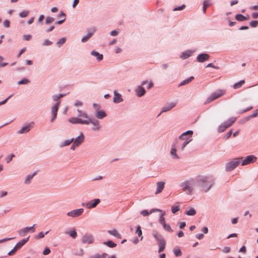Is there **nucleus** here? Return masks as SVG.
Returning <instances> with one entry per match:
<instances>
[{"label":"nucleus","mask_w":258,"mask_h":258,"mask_svg":"<svg viewBox=\"0 0 258 258\" xmlns=\"http://www.w3.org/2000/svg\"><path fill=\"white\" fill-rule=\"evenodd\" d=\"M197 180L198 182V185L204 192H207L214 183V180L210 176H199L197 177Z\"/></svg>","instance_id":"1"},{"label":"nucleus","mask_w":258,"mask_h":258,"mask_svg":"<svg viewBox=\"0 0 258 258\" xmlns=\"http://www.w3.org/2000/svg\"><path fill=\"white\" fill-rule=\"evenodd\" d=\"M195 180L194 179H191L183 182L181 183L180 185L183 191L186 192L188 195H191L192 192Z\"/></svg>","instance_id":"2"},{"label":"nucleus","mask_w":258,"mask_h":258,"mask_svg":"<svg viewBox=\"0 0 258 258\" xmlns=\"http://www.w3.org/2000/svg\"><path fill=\"white\" fill-rule=\"evenodd\" d=\"M241 160L242 158H238L228 162L226 165V170L228 171L233 170L239 165Z\"/></svg>","instance_id":"3"},{"label":"nucleus","mask_w":258,"mask_h":258,"mask_svg":"<svg viewBox=\"0 0 258 258\" xmlns=\"http://www.w3.org/2000/svg\"><path fill=\"white\" fill-rule=\"evenodd\" d=\"M225 92L223 90H219L216 92L213 93L207 99L205 102L206 104L209 103L211 101L220 97L224 95Z\"/></svg>","instance_id":"4"},{"label":"nucleus","mask_w":258,"mask_h":258,"mask_svg":"<svg viewBox=\"0 0 258 258\" xmlns=\"http://www.w3.org/2000/svg\"><path fill=\"white\" fill-rule=\"evenodd\" d=\"M257 160V157L254 155H249L246 156L244 159L241 160V165L245 166L250 163H254Z\"/></svg>","instance_id":"5"},{"label":"nucleus","mask_w":258,"mask_h":258,"mask_svg":"<svg viewBox=\"0 0 258 258\" xmlns=\"http://www.w3.org/2000/svg\"><path fill=\"white\" fill-rule=\"evenodd\" d=\"M100 202V200L99 199H97L88 203L82 204V205L87 209H91L96 207Z\"/></svg>","instance_id":"6"},{"label":"nucleus","mask_w":258,"mask_h":258,"mask_svg":"<svg viewBox=\"0 0 258 258\" xmlns=\"http://www.w3.org/2000/svg\"><path fill=\"white\" fill-rule=\"evenodd\" d=\"M84 212V209L82 208L76 209L70 211L67 213V215L71 217H78L81 215Z\"/></svg>","instance_id":"7"},{"label":"nucleus","mask_w":258,"mask_h":258,"mask_svg":"<svg viewBox=\"0 0 258 258\" xmlns=\"http://www.w3.org/2000/svg\"><path fill=\"white\" fill-rule=\"evenodd\" d=\"M68 121L72 124H88V122L86 121V119H82L79 117H71L68 119Z\"/></svg>","instance_id":"8"},{"label":"nucleus","mask_w":258,"mask_h":258,"mask_svg":"<svg viewBox=\"0 0 258 258\" xmlns=\"http://www.w3.org/2000/svg\"><path fill=\"white\" fill-rule=\"evenodd\" d=\"M34 226L35 225H33L31 227H27L22 229L18 231V233L22 236H24L26 234L30 231H31L32 233H33L35 232Z\"/></svg>","instance_id":"9"},{"label":"nucleus","mask_w":258,"mask_h":258,"mask_svg":"<svg viewBox=\"0 0 258 258\" xmlns=\"http://www.w3.org/2000/svg\"><path fill=\"white\" fill-rule=\"evenodd\" d=\"M86 121L88 122V124L89 123H92L94 127H93L92 130L94 131H99L100 128V126L99 125V122L96 119H92L91 118H88V119H86Z\"/></svg>","instance_id":"10"},{"label":"nucleus","mask_w":258,"mask_h":258,"mask_svg":"<svg viewBox=\"0 0 258 258\" xmlns=\"http://www.w3.org/2000/svg\"><path fill=\"white\" fill-rule=\"evenodd\" d=\"M60 104V102L58 101L52 107L51 109V112L53 114V116L50 120L51 122H53L55 119L56 118L57 111L58 110V107Z\"/></svg>","instance_id":"11"},{"label":"nucleus","mask_w":258,"mask_h":258,"mask_svg":"<svg viewBox=\"0 0 258 258\" xmlns=\"http://www.w3.org/2000/svg\"><path fill=\"white\" fill-rule=\"evenodd\" d=\"M82 241L84 243L91 244L94 242V238L92 235H85L83 237Z\"/></svg>","instance_id":"12"},{"label":"nucleus","mask_w":258,"mask_h":258,"mask_svg":"<svg viewBox=\"0 0 258 258\" xmlns=\"http://www.w3.org/2000/svg\"><path fill=\"white\" fill-rule=\"evenodd\" d=\"M33 123L32 122L29 124L28 125L23 126L22 128L18 131V134H22L28 133L30 130V129L33 127Z\"/></svg>","instance_id":"13"},{"label":"nucleus","mask_w":258,"mask_h":258,"mask_svg":"<svg viewBox=\"0 0 258 258\" xmlns=\"http://www.w3.org/2000/svg\"><path fill=\"white\" fill-rule=\"evenodd\" d=\"M209 58L210 56L209 54L207 53H202L199 54L197 56V60L200 62H203L206 60H207Z\"/></svg>","instance_id":"14"},{"label":"nucleus","mask_w":258,"mask_h":258,"mask_svg":"<svg viewBox=\"0 0 258 258\" xmlns=\"http://www.w3.org/2000/svg\"><path fill=\"white\" fill-rule=\"evenodd\" d=\"M165 184V183L163 181H159L157 183V187L155 194L157 195L162 192L164 187Z\"/></svg>","instance_id":"15"},{"label":"nucleus","mask_w":258,"mask_h":258,"mask_svg":"<svg viewBox=\"0 0 258 258\" xmlns=\"http://www.w3.org/2000/svg\"><path fill=\"white\" fill-rule=\"evenodd\" d=\"M193 134L192 131H188L185 133H183L179 137V140L181 141H184L185 139L187 138H189L187 137V135L191 136Z\"/></svg>","instance_id":"16"},{"label":"nucleus","mask_w":258,"mask_h":258,"mask_svg":"<svg viewBox=\"0 0 258 258\" xmlns=\"http://www.w3.org/2000/svg\"><path fill=\"white\" fill-rule=\"evenodd\" d=\"M84 140V136L83 133H81L80 136L78 137L74 141L76 144H77L78 146H80Z\"/></svg>","instance_id":"17"},{"label":"nucleus","mask_w":258,"mask_h":258,"mask_svg":"<svg viewBox=\"0 0 258 258\" xmlns=\"http://www.w3.org/2000/svg\"><path fill=\"white\" fill-rule=\"evenodd\" d=\"M176 105V103L174 102H171L168 104H167L166 106H164L162 108V110L161 112L160 113V114L164 112L168 111L170 110H171L172 108H173Z\"/></svg>","instance_id":"18"},{"label":"nucleus","mask_w":258,"mask_h":258,"mask_svg":"<svg viewBox=\"0 0 258 258\" xmlns=\"http://www.w3.org/2000/svg\"><path fill=\"white\" fill-rule=\"evenodd\" d=\"M114 95L113 101L115 103H119L122 101L121 95L118 93L116 91H114Z\"/></svg>","instance_id":"19"},{"label":"nucleus","mask_w":258,"mask_h":258,"mask_svg":"<svg viewBox=\"0 0 258 258\" xmlns=\"http://www.w3.org/2000/svg\"><path fill=\"white\" fill-rule=\"evenodd\" d=\"M145 93L146 91L143 87L141 86L138 87L137 89V95L138 97H142L145 94Z\"/></svg>","instance_id":"20"},{"label":"nucleus","mask_w":258,"mask_h":258,"mask_svg":"<svg viewBox=\"0 0 258 258\" xmlns=\"http://www.w3.org/2000/svg\"><path fill=\"white\" fill-rule=\"evenodd\" d=\"M106 113L102 110L97 111L95 115L96 117L98 119H102L106 117Z\"/></svg>","instance_id":"21"},{"label":"nucleus","mask_w":258,"mask_h":258,"mask_svg":"<svg viewBox=\"0 0 258 258\" xmlns=\"http://www.w3.org/2000/svg\"><path fill=\"white\" fill-rule=\"evenodd\" d=\"M107 232L118 238L120 239L121 238V235L118 232V231L116 229H112L111 230H108Z\"/></svg>","instance_id":"22"},{"label":"nucleus","mask_w":258,"mask_h":258,"mask_svg":"<svg viewBox=\"0 0 258 258\" xmlns=\"http://www.w3.org/2000/svg\"><path fill=\"white\" fill-rule=\"evenodd\" d=\"M158 243L159 246V252L160 253L163 251L165 247V241L164 239L160 240Z\"/></svg>","instance_id":"23"},{"label":"nucleus","mask_w":258,"mask_h":258,"mask_svg":"<svg viewBox=\"0 0 258 258\" xmlns=\"http://www.w3.org/2000/svg\"><path fill=\"white\" fill-rule=\"evenodd\" d=\"M152 235L157 240V242H159L160 240L164 239L162 236L159 234L157 231L153 230L152 232Z\"/></svg>","instance_id":"24"},{"label":"nucleus","mask_w":258,"mask_h":258,"mask_svg":"<svg viewBox=\"0 0 258 258\" xmlns=\"http://www.w3.org/2000/svg\"><path fill=\"white\" fill-rule=\"evenodd\" d=\"M29 240V237L26 239H23L18 243L16 244V246L19 248H21Z\"/></svg>","instance_id":"25"},{"label":"nucleus","mask_w":258,"mask_h":258,"mask_svg":"<svg viewBox=\"0 0 258 258\" xmlns=\"http://www.w3.org/2000/svg\"><path fill=\"white\" fill-rule=\"evenodd\" d=\"M77 111L79 113V117H82L85 118L86 119H88V118H90L89 117L88 114L86 112L80 110L79 109H78Z\"/></svg>","instance_id":"26"},{"label":"nucleus","mask_w":258,"mask_h":258,"mask_svg":"<svg viewBox=\"0 0 258 258\" xmlns=\"http://www.w3.org/2000/svg\"><path fill=\"white\" fill-rule=\"evenodd\" d=\"M77 111L79 113V117H82L85 118L86 119H88V118H90L89 117L88 114L86 112L80 110L79 109H78Z\"/></svg>","instance_id":"27"},{"label":"nucleus","mask_w":258,"mask_h":258,"mask_svg":"<svg viewBox=\"0 0 258 258\" xmlns=\"http://www.w3.org/2000/svg\"><path fill=\"white\" fill-rule=\"evenodd\" d=\"M77 111L79 113V117H82L85 118L86 119H88V118H90L89 117L88 114L86 112L80 110L79 109H78Z\"/></svg>","instance_id":"28"},{"label":"nucleus","mask_w":258,"mask_h":258,"mask_svg":"<svg viewBox=\"0 0 258 258\" xmlns=\"http://www.w3.org/2000/svg\"><path fill=\"white\" fill-rule=\"evenodd\" d=\"M235 19L239 21H243L249 19V17H246L241 14H237L235 16Z\"/></svg>","instance_id":"29"},{"label":"nucleus","mask_w":258,"mask_h":258,"mask_svg":"<svg viewBox=\"0 0 258 258\" xmlns=\"http://www.w3.org/2000/svg\"><path fill=\"white\" fill-rule=\"evenodd\" d=\"M196 214V210L192 208H190L188 209H187L185 211V214L188 216H194Z\"/></svg>","instance_id":"30"},{"label":"nucleus","mask_w":258,"mask_h":258,"mask_svg":"<svg viewBox=\"0 0 258 258\" xmlns=\"http://www.w3.org/2000/svg\"><path fill=\"white\" fill-rule=\"evenodd\" d=\"M91 53L92 55L96 56L99 61L103 59V55L99 54L98 52L92 51Z\"/></svg>","instance_id":"31"},{"label":"nucleus","mask_w":258,"mask_h":258,"mask_svg":"<svg viewBox=\"0 0 258 258\" xmlns=\"http://www.w3.org/2000/svg\"><path fill=\"white\" fill-rule=\"evenodd\" d=\"M194 79V77L191 76L189 77V78L184 80L182 81L179 84V86H181L186 84H188L189 82H190L193 79Z\"/></svg>","instance_id":"32"},{"label":"nucleus","mask_w":258,"mask_h":258,"mask_svg":"<svg viewBox=\"0 0 258 258\" xmlns=\"http://www.w3.org/2000/svg\"><path fill=\"white\" fill-rule=\"evenodd\" d=\"M228 127L226 125V123L225 122L221 124L220 125H219L218 127V132L219 133L223 132L226 128H227Z\"/></svg>","instance_id":"33"},{"label":"nucleus","mask_w":258,"mask_h":258,"mask_svg":"<svg viewBox=\"0 0 258 258\" xmlns=\"http://www.w3.org/2000/svg\"><path fill=\"white\" fill-rule=\"evenodd\" d=\"M235 120H236V118L233 117L230 118L229 119H228L227 121H226V122H224L225 123H226V125L229 127V126H230L231 125H232V124L235 121Z\"/></svg>","instance_id":"34"},{"label":"nucleus","mask_w":258,"mask_h":258,"mask_svg":"<svg viewBox=\"0 0 258 258\" xmlns=\"http://www.w3.org/2000/svg\"><path fill=\"white\" fill-rule=\"evenodd\" d=\"M176 149L175 147H173L171 150L170 153L171 155L173 156V158L178 159L179 157L176 153Z\"/></svg>","instance_id":"35"},{"label":"nucleus","mask_w":258,"mask_h":258,"mask_svg":"<svg viewBox=\"0 0 258 258\" xmlns=\"http://www.w3.org/2000/svg\"><path fill=\"white\" fill-rule=\"evenodd\" d=\"M191 54L192 52L190 51L183 52L181 55V57L183 59H185L189 57Z\"/></svg>","instance_id":"36"},{"label":"nucleus","mask_w":258,"mask_h":258,"mask_svg":"<svg viewBox=\"0 0 258 258\" xmlns=\"http://www.w3.org/2000/svg\"><path fill=\"white\" fill-rule=\"evenodd\" d=\"M245 83V81L244 80H241L240 82L235 83L234 86L233 88L235 89H238L240 88Z\"/></svg>","instance_id":"37"},{"label":"nucleus","mask_w":258,"mask_h":258,"mask_svg":"<svg viewBox=\"0 0 258 258\" xmlns=\"http://www.w3.org/2000/svg\"><path fill=\"white\" fill-rule=\"evenodd\" d=\"M191 141L190 138H187L185 139L184 141H183V143L181 144V149L182 150H183L186 146Z\"/></svg>","instance_id":"38"},{"label":"nucleus","mask_w":258,"mask_h":258,"mask_svg":"<svg viewBox=\"0 0 258 258\" xmlns=\"http://www.w3.org/2000/svg\"><path fill=\"white\" fill-rule=\"evenodd\" d=\"M136 233L138 234L139 237H141V240H142L143 238V236H142V231L140 226H137Z\"/></svg>","instance_id":"39"},{"label":"nucleus","mask_w":258,"mask_h":258,"mask_svg":"<svg viewBox=\"0 0 258 258\" xmlns=\"http://www.w3.org/2000/svg\"><path fill=\"white\" fill-rule=\"evenodd\" d=\"M36 175V173H33L32 175H29L27 176L26 180L25 181V183L26 184H29L30 183L31 180L33 178V177Z\"/></svg>","instance_id":"40"},{"label":"nucleus","mask_w":258,"mask_h":258,"mask_svg":"<svg viewBox=\"0 0 258 258\" xmlns=\"http://www.w3.org/2000/svg\"><path fill=\"white\" fill-rule=\"evenodd\" d=\"M93 32H90V33H89L87 36L84 37L82 39V42H86L87 41H88V40L92 36L93 34Z\"/></svg>","instance_id":"41"},{"label":"nucleus","mask_w":258,"mask_h":258,"mask_svg":"<svg viewBox=\"0 0 258 258\" xmlns=\"http://www.w3.org/2000/svg\"><path fill=\"white\" fill-rule=\"evenodd\" d=\"M68 234H69V235L73 238H76V237L77 236V232L75 229L68 232Z\"/></svg>","instance_id":"42"},{"label":"nucleus","mask_w":258,"mask_h":258,"mask_svg":"<svg viewBox=\"0 0 258 258\" xmlns=\"http://www.w3.org/2000/svg\"><path fill=\"white\" fill-rule=\"evenodd\" d=\"M163 227L165 230L169 232H172L173 231V230L169 225L165 224V225H163Z\"/></svg>","instance_id":"43"},{"label":"nucleus","mask_w":258,"mask_h":258,"mask_svg":"<svg viewBox=\"0 0 258 258\" xmlns=\"http://www.w3.org/2000/svg\"><path fill=\"white\" fill-rule=\"evenodd\" d=\"M48 233V231L45 232V233H43L42 232H40L38 233L37 235L36 236V238L38 239L40 238H42L44 237L45 235H46Z\"/></svg>","instance_id":"44"},{"label":"nucleus","mask_w":258,"mask_h":258,"mask_svg":"<svg viewBox=\"0 0 258 258\" xmlns=\"http://www.w3.org/2000/svg\"><path fill=\"white\" fill-rule=\"evenodd\" d=\"M104 243L110 247H114L116 246V244L113 243L111 241H108L107 242H104Z\"/></svg>","instance_id":"45"},{"label":"nucleus","mask_w":258,"mask_h":258,"mask_svg":"<svg viewBox=\"0 0 258 258\" xmlns=\"http://www.w3.org/2000/svg\"><path fill=\"white\" fill-rule=\"evenodd\" d=\"M106 255H107L106 253H103L102 255L97 254H95V255L91 256L90 258H105Z\"/></svg>","instance_id":"46"},{"label":"nucleus","mask_w":258,"mask_h":258,"mask_svg":"<svg viewBox=\"0 0 258 258\" xmlns=\"http://www.w3.org/2000/svg\"><path fill=\"white\" fill-rule=\"evenodd\" d=\"M179 206H173L171 207L172 212L173 214H175L177 212L179 211Z\"/></svg>","instance_id":"47"},{"label":"nucleus","mask_w":258,"mask_h":258,"mask_svg":"<svg viewBox=\"0 0 258 258\" xmlns=\"http://www.w3.org/2000/svg\"><path fill=\"white\" fill-rule=\"evenodd\" d=\"M66 42V38H62L60 39L56 43L58 47H60L61 45L64 44Z\"/></svg>","instance_id":"48"},{"label":"nucleus","mask_w":258,"mask_h":258,"mask_svg":"<svg viewBox=\"0 0 258 258\" xmlns=\"http://www.w3.org/2000/svg\"><path fill=\"white\" fill-rule=\"evenodd\" d=\"M74 141V139H72L71 140H66L62 145V146H66L70 145Z\"/></svg>","instance_id":"49"},{"label":"nucleus","mask_w":258,"mask_h":258,"mask_svg":"<svg viewBox=\"0 0 258 258\" xmlns=\"http://www.w3.org/2000/svg\"><path fill=\"white\" fill-rule=\"evenodd\" d=\"M173 252H174V254L176 256H181L182 254V252L179 249H174L173 250Z\"/></svg>","instance_id":"50"},{"label":"nucleus","mask_w":258,"mask_h":258,"mask_svg":"<svg viewBox=\"0 0 258 258\" xmlns=\"http://www.w3.org/2000/svg\"><path fill=\"white\" fill-rule=\"evenodd\" d=\"M156 211H157V212H161L162 213V214L161 215L160 217H164V216L165 215V212L164 211H162V210H160V209H153L150 212V213H152V212H156Z\"/></svg>","instance_id":"51"},{"label":"nucleus","mask_w":258,"mask_h":258,"mask_svg":"<svg viewBox=\"0 0 258 258\" xmlns=\"http://www.w3.org/2000/svg\"><path fill=\"white\" fill-rule=\"evenodd\" d=\"M28 14H29V12L28 11H23V12H21L19 14V16L21 18H25V17H27L28 15Z\"/></svg>","instance_id":"52"},{"label":"nucleus","mask_w":258,"mask_h":258,"mask_svg":"<svg viewBox=\"0 0 258 258\" xmlns=\"http://www.w3.org/2000/svg\"><path fill=\"white\" fill-rule=\"evenodd\" d=\"M54 21V19L52 17H47L46 19V23L49 24L52 23Z\"/></svg>","instance_id":"53"},{"label":"nucleus","mask_w":258,"mask_h":258,"mask_svg":"<svg viewBox=\"0 0 258 258\" xmlns=\"http://www.w3.org/2000/svg\"><path fill=\"white\" fill-rule=\"evenodd\" d=\"M19 248L15 245V246L14 247L13 249H12L8 253L9 255H14L16 251L18 250Z\"/></svg>","instance_id":"54"},{"label":"nucleus","mask_w":258,"mask_h":258,"mask_svg":"<svg viewBox=\"0 0 258 258\" xmlns=\"http://www.w3.org/2000/svg\"><path fill=\"white\" fill-rule=\"evenodd\" d=\"M29 81L27 79H24L21 81H20L18 82L19 85H23V84H27L29 83Z\"/></svg>","instance_id":"55"},{"label":"nucleus","mask_w":258,"mask_h":258,"mask_svg":"<svg viewBox=\"0 0 258 258\" xmlns=\"http://www.w3.org/2000/svg\"><path fill=\"white\" fill-rule=\"evenodd\" d=\"M64 96V95L63 94H60L58 95H54L52 97H53V99L55 101H57L58 100L59 98L62 97Z\"/></svg>","instance_id":"56"},{"label":"nucleus","mask_w":258,"mask_h":258,"mask_svg":"<svg viewBox=\"0 0 258 258\" xmlns=\"http://www.w3.org/2000/svg\"><path fill=\"white\" fill-rule=\"evenodd\" d=\"M203 5L204 7L208 8L211 5V2L210 0H205L204 2Z\"/></svg>","instance_id":"57"},{"label":"nucleus","mask_w":258,"mask_h":258,"mask_svg":"<svg viewBox=\"0 0 258 258\" xmlns=\"http://www.w3.org/2000/svg\"><path fill=\"white\" fill-rule=\"evenodd\" d=\"M250 25L252 27H256L258 25V21H251Z\"/></svg>","instance_id":"58"},{"label":"nucleus","mask_w":258,"mask_h":258,"mask_svg":"<svg viewBox=\"0 0 258 258\" xmlns=\"http://www.w3.org/2000/svg\"><path fill=\"white\" fill-rule=\"evenodd\" d=\"M52 44V42L48 39H46L44 41L43 45L44 46L50 45Z\"/></svg>","instance_id":"59"},{"label":"nucleus","mask_w":258,"mask_h":258,"mask_svg":"<svg viewBox=\"0 0 258 258\" xmlns=\"http://www.w3.org/2000/svg\"><path fill=\"white\" fill-rule=\"evenodd\" d=\"M159 223L163 226L166 224L165 220L164 217H160Z\"/></svg>","instance_id":"60"},{"label":"nucleus","mask_w":258,"mask_h":258,"mask_svg":"<svg viewBox=\"0 0 258 258\" xmlns=\"http://www.w3.org/2000/svg\"><path fill=\"white\" fill-rule=\"evenodd\" d=\"M4 25L6 28L10 27V21L8 20H6L4 22Z\"/></svg>","instance_id":"61"},{"label":"nucleus","mask_w":258,"mask_h":258,"mask_svg":"<svg viewBox=\"0 0 258 258\" xmlns=\"http://www.w3.org/2000/svg\"><path fill=\"white\" fill-rule=\"evenodd\" d=\"M50 252V250L49 248H45V249L43 250V254L44 255H47V254H48Z\"/></svg>","instance_id":"62"},{"label":"nucleus","mask_w":258,"mask_h":258,"mask_svg":"<svg viewBox=\"0 0 258 258\" xmlns=\"http://www.w3.org/2000/svg\"><path fill=\"white\" fill-rule=\"evenodd\" d=\"M119 33L118 30H113L110 32V35L111 36H116Z\"/></svg>","instance_id":"63"},{"label":"nucleus","mask_w":258,"mask_h":258,"mask_svg":"<svg viewBox=\"0 0 258 258\" xmlns=\"http://www.w3.org/2000/svg\"><path fill=\"white\" fill-rule=\"evenodd\" d=\"M23 38L25 40L28 41L31 38V35H25L23 36Z\"/></svg>","instance_id":"64"}]
</instances>
